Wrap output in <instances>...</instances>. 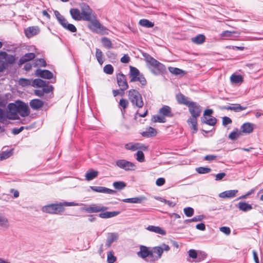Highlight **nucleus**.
I'll list each match as a JSON object with an SVG mask.
<instances>
[{
  "instance_id": "1",
  "label": "nucleus",
  "mask_w": 263,
  "mask_h": 263,
  "mask_svg": "<svg viewBox=\"0 0 263 263\" xmlns=\"http://www.w3.org/2000/svg\"><path fill=\"white\" fill-rule=\"evenodd\" d=\"M82 21L88 22V28L92 32L103 30L104 27L97 19V16L88 5L85 3L80 4Z\"/></svg>"
},
{
  "instance_id": "2",
  "label": "nucleus",
  "mask_w": 263,
  "mask_h": 263,
  "mask_svg": "<svg viewBox=\"0 0 263 263\" xmlns=\"http://www.w3.org/2000/svg\"><path fill=\"white\" fill-rule=\"evenodd\" d=\"M147 65L151 71L155 75H160L166 72L165 66L147 53L143 54Z\"/></svg>"
},
{
  "instance_id": "3",
  "label": "nucleus",
  "mask_w": 263,
  "mask_h": 263,
  "mask_svg": "<svg viewBox=\"0 0 263 263\" xmlns=\"http://www.w3.org/2000/svg\"><path fill=\"white\" fill-rule=\"evenodd\" d=\"M128 99L132 105L138 108H142L144 105L141 94L135 89H131L128 91Z\"/></svg>"
},
{
  "instance_id": "4",
  "label": "nucleus",
  "mask_w": 263,
  "mask_h": 263,
  "mask_svg": "<svg viewBox=\"0 0 263 263\" xmlns=\"http://www.w3.org/2000/svg\"><path fill=\"white\" fill-rule=\"evenodd\" d=\"M170 247L168 245L162 243L160 246L153 247L151 249L152 256L151 259H148V261L155 262L160 259L164 251H168Z\"/></svg>"
},
{
  "instance_id": "5",
  "label": "nucleus",
  "mask_w": 263,
  "mask_h": 263,
  "mask_svg": "<svg viewBox=\"0 0 263 263\" xmlns=\"http://www.w3.org/2000/svg\"><path fill=\"white\" fill-rule=\"evenodd\" d=\"M53 204V214H58L65 210L64 206H79L80 203L75 202L64 201Z\"/></svg>"
},
{
  "instance_id": "6",
  "label": "nucleus",
  "mask_w": 263,
  "mask_h": 263,
  "mask_svg": "<svg viewBox=\"0 0 263 263\" xmlns=\"http://www.w3.org/2000/svg\"><path fill=\"white\" fill-rule=\"evenodd\" d=\"M116 164L119 168L126 171H134L136 168V166L134 163L125 159L118 160L116 162Z\"/></svg>"
},
{
  "instance_id": "7",
  "label": "nucleus",
  "mask_w": 263,
  "mask_h": 263,
  "mask_svg": "<svg viewBox=\"0 0 263 263\" xmlns=\"http://www.w3.org/2000/svg\"><path fill=\"white\" fill-rule=\"evenodd\" d=\"M189 111L191 116L199 117L202 111L201 106L196 102H192L188 106Z\"/></svg>"
},
{
  "instance_id": "8",
  "label": "nucleus",
  "mask_w": 263,
  "mask_h": 263,
  "mask_svg": "<svg viewBox=\"0 0 263 263\" xmlns=\"http://www.w3.org/2000/svg\"><path fill=\"white\" fill-rule=\"evenodd\" d=\"M117 81L119 87L120 88L121 91H122L121 95H123L124 91L128 87L125 76L122 73L117 74Z\"/></svg>"
},
{
  "instance_id": "9",
  "label": "nucleus",
  "mask_w": 263,
  "mask_h": 263,
  "mask_svg": "<svg viewBox=\"0 0 263 263\" xmlns=\"http://www.w3.org/2000/svg\"><path fill=\"white\" fill-rule=\"evenodd\" d=\"M16 103L18 104V113L21 117H25L30 114V109L27 104L21 100L16 101Z\"/></svg>"
},
{
  "instance_id": "10",
  "label": "nucleus",
  "mask_w": 263,
  "mask_h": 263,
  "mask_svg": "<svg viewBox=\"0 0 263 263\" xmlns=\"http://www.w3.org/2000/svg\"><path fill=\"white\" fill-rule=\"evenodd\" d=\"M108 209V208L104 206H101L96 204H92L89 206H85L83 210L87 213H97L101 211H104Z\"/></svg>"
},
{
  "instance_id": "11",
  "label": "nucleus",
  "mask_w": 263,
  "mask_h": 263,
  "mask_svg": "<svg viewBox=\"0 0 263 263\" xmlns=\"http://www.w3.org/2000/svg\"><path fill=\"white\" fill-rule=\"evenodd\" d=\"M138 256L148 261V259H151L152 256L151 250H149L148 247L144 246H141L140 247V251L137 253Z\"/></svg>"
},
{
  "instance_id": "12",
  "label": "nucleus",
  "mask_w": 263,
  "mask_h": 263,
  "mask_svg": "<svg viewBox=\"0 0 263 263\" xmlns=\"http://www.w3.org/2000/svg\"><path fill=\"white\" fill-rule=\"evenodd\" d=\"M9 110V119L15 120L17 119V113H18V104L15 103H10L8 105Z\"/></svg>"
},
{
  "instance_id": "13",
  "label": "nucleus",
  "mask_w": 263,
  "mask_h": 263,
  "mask_svg": "<svg viewBox=\"0 0 263 263\" xmlns=\"http://www.w3.org/2000/svg\"><path fill=\"white\" fill-rule=\"evenodd\" d=\"M36 76L45 79H51L53 78V73L49 70L46 69H37L35 70Z\"/></svg>"
},
{
  "instance_id": "14",
  "label": "nucleus",
  "mask_w": 263,
  "mask_h": 263,
  "mask_svg": "<svg viewBox=\"0 0 263 263\" xmlns=\"http://www.w3.org/2000/svg\"><path fill=\"white\" fill-rule=\"evenodd\" d=\"M158 113L164 118H171L174 116V114L172 111L171 108L167 105H163L159 109Z\"/></svg>"
},
{
  "instance_id": "15",
  "label": "nucleus",
  "mask_w": 263,
  "mask_h": 263,
  "mask_svg": "<svg viewBox=\"0 0 263 263\" xmlns=\"http://www.w3.org/2000/svg\"><path fill=\"white\" fill-rule=\"evenodd\" d=\"M40 32L39 28L37 26L29 27L24 30V33L27 38H30Z\"/></svg>"
},
{
  "instance_id": "16",
  "label": "nucleus",
  "mask_w": 263,
  "mask_h": 263,
  "mask_svg": "<svg viewBox=\"0 0 263 263\" xmlns=\"http://www.w3.org/2000/svg\"><path fill=\"white\" fill-rule=\"evenodd\" d=\"M176 100L179 104L184 105L187 107L192 102L190 100L189 98L181 93L176 95Z\"/></svg>"
},
{
  "instance_id": "17",
  "label": "nucleus",
  "mask_w": 263,
  "mask_h": 263,
  "mask_svg": "<svg viewBox=\"0 0 263 263\" xmlns=\"http://www.w3.org/2000/svg\"><path fill=\"white\" fill-rule=\"evenodd\" d=\"M35 55L33 52H29L25 54L24 55L21 57L18 61V65L21 66L26 62L32 60L34 59Z\"/></svg>"
},
{
  "instance_id": "18",
  "label": "nucleus",
  "mask_w": 263,
  "mask_h": 263,
  "mask_svg": "<svg viewBox=\"0 0 263 263\" xmlns=\"http://www.w3.org/2000/svg\"><path fill=\"white\" fill-rule=\"evenodd\" d=\"M70 15L72 19L77 21H82L81 9L78 8H71L69 11Z\"/></svg>"
},
{
  "instance_id": "19",
  "label": "nucleus",
  "mask_w": 263,
  "mask_h": 263,
  "mask_svg": "<svg viewBox=\"0 0 263 263\" xmlns=\"http://www.w3.org/2000/svg\"><path fill=\"white\" fill-rule=\"evenodd\" d=\"M237 192L238 190H237L226 191L220 193L219 196L222 198H233L236 196Z\"/></svg>"
},
{
  "instance_id": "20",
  "label": "nucleus",
  "mask_w": 263,
  "mask_h": 263,
  "mask_svg": "<svg viewBox=\"0 0 263 263\" xmlns=\"http://www.w3.org/2000/svg\"><path fill=\"white\" fill-rule=\"evenodd\" d=\"M30 106L33 110H37L42 107L44 105V102L37 99H33L30 102Z\"/></svg>"
},
{
  "instance_id": "21",
  "label": "nucleus",
  "mask_w": 263,
  "mask_h": 263,
  "mask_svg": "<svg viewBox=\"0 0 263 263\" xmlns=\"http://www.w3.org/2000/svg\"><path fill=\"white\" fill-rule=\"evenodd\" d=\"M118 236V234L116 233H109L106 239V246L109 248L113 242L117 240Z\"/></svg>"
},
{
  "instance_id": "22",
  "label": "nucleus",
  "mask_w": 263,
  "mask_h": 263,
  "mask_svg": "<svg viewBox=\"0 0 263 263\" xmlns=\"http://www.w3.org/2000/svg\"><path fill=\"white\" fill-rule=\"evenodd\" d=\"M99 172L92 168L89 169L85 174V179L87 181H90L97 177Z\"/></svg>"
},
{
  "instance_id": "23",
  "label": "nucleus",
  "mask_w": 263,
  "mask_h": 263,
  "mask_svg": "<svg viewBox=\"0 0 263 263\" xmlns=\"http://www.w3.org/2000/svg\"><path fill=\"white\" fill-rule=\"evenodd\" d=\"M10 226L8 218L3 214L0 213V228L7 229Z\"/></svg>"
},
{
  "instance_id": "24",
  "label": "nucleus",
  "mask_w": 263,
  "mask_h": 263,
  "mask_svg": "<svg viewBox=\"0 0 263 263\" xmlns=\"http://www.w3.org/2000/svg\"><path fill=\"white\" fill-rule=\"evenodd\" d=\"M145 199L144 196H139L134 198H125L122 199V201L126 203H141L142 201Z\"/></svg>"
},
{
  "instance_id": "25",
  "label": "nucleus",
  "mask_w": 263,
  "mask_h": 263,
  "mask_svg": "<svg viewBox=\"0 0 263 263\" xmlns=\"http://www.w3.org/2000/svg\"><path fill=\"white\" fill-rule=\"evenodd\" d=\"M254 124L249 122L243 123L241 126V129L243 133L250 134L252 133L254 129Z\"/></svg>"
},
{
  "instance_id": "26",
  "label": "nucleus",
  "mask_w": 263,
  "mask_h": 263,
  "mask_svg": "<svg viewBox=\"0 0 263 263\" xmlns=\"http://www.w3.org/2000/svg\"><path fill=\"white\" fill-rule=\"evenodd\" d=\"M238 208L239 210L246 212L253 209L251 204H250L245 201H240L238 203Z\"/></svg>"
},
{
  "instance_id": "27",
  "label": "nucleus",
  "mask_w": 263,
  "mask_h": 263,
  "mask_svg": "<svg viewBox=\"0 0 263 263\" xmlns=\"http://www.w3.org/2000/svg\"><path fill=\"white\" fill-rule=\"evenodd\" d=\"M157 135V130L152 127H149L146 129V130L143 132L142 135L145 137H154Z\"/></svg>"
},
{
  "instance_id": "28",
  "label": "nucleus",
  "mask_w": 263,
  "mask_h": 263,
  "mask_svg": "<svg viewBox=\"0 0 263 263\" xmlns=\"http://www.w3.org/2000/svg\"><path fill=\"white\" fill-rule=\"evenodd\" d=\"M54 13L58 22L60 24V25L63 27H65V25H66V23L68 22L67 20L64 17V16L61 15L60 13L57 10H54Z\"/></svg>"
},
{
  "instance_id": "29",
  "label": "nucleus",
  "mask_w": 263,
  "mask_h": 263,
  "mask_svg": "<svg viewBox=\"0 0 263 263\" xmlns=\"http://www.w3.org/2000/svg\"><path fill=\"white\" fill-rule=\"evenodd\" d=\"M120 213V211H112L102 212L99 214L100 217L102 218H109L117 216Z\"/></svg>"
},
{
  "instance_id": "30",
  "label": "nucleus",
  "mask_w": 263,
  "mask_h": 263,
  "mask_svg": "<svg viewBox=\"0 0 263 263\" xmlns=\"http://www.w3.org/2000/svg\"><path fill=\"white\" fill-rule=\"evenodd\" d=\"M198 117H194L191 116L187 120V123L191 125V127L194 130V132H196L198 130L197 128V118Z\"/></svg>"
},
{
  "instance_id": "31",
  "label": "nucleus",
  "mask_w": 263,
  "mask_h": 263,
  "mask_svg": "<svg viewBox=\"0 0 263 263\" xmlns=\"http://www.w3.org/2000/svg\"><path fill=\"white\" fill-rule=\"evenodd\" d=\"M130 80L129 82H139L142 86H145L147 84L146 80L144 78L143 74H141L138 76L135 77V78L133 80V77L130 78Z\"/></svg>"
},
{
  "instance_id": "32",
  "label": "nucleus",
  "mask_w": 263,
  "mask_h": 263,
  "mask_svg": "<svg viewBox=\"0 0 263 263\" xmlns=\"http://www.w3.org/2000/svg\"><path fill=\"white\" fill-rule=\"evenodd\" d=\"M146 229L149 231L155 232L163 235H165L166 233L164 230L157 226H149L147 227Z\"/></svg>"
},
{
  "instance_id": "33",
  "label": "nucleus",
  "mask_w": 263,
  "mask_h": 263,
  "mask_svg": "<svg viewBox=\"0 0 263 263\" xmlns=\"http://www.w3.org/2000/svg\"><path fill=\"white\" fill-rule=\"evenodd\" d=\"M201 121L202 123H205L211 126L215 125L217 122V119L214 117H211L209 119H208L206 117H202L201 119Z\"/></svg>"
},
{
  "instance_id": "34",
  "label": "nucleus",
  "mask_w": 263,
  "mask_h": 263,
  "mask_svg": "<svg viewBox=\"0 0 263 263\" xmlns=\"http://www.w3.org/2000/svg\"><path fill=\"white\" fill-rule=\"evenodd\" d=\"M205 40V36L202 34H199L196 36L195 37L191 38L192 42L198 45L202 44L203 42H204Z\"/></svg>"
},
{
  "instance_id": "35",
  "label": "nucleus",
  "mask_w": 263,
  "mask_h": 263,
  "mask_svg": "<svg viewBox=\"0 0 263 263\" xmlns=\"http://www.w3.org/2000/svg\"><path fill=\"white\" fill-rule=\"evenodd\" d=\"M230 80L233 84H240L243 82V77L241 75L233 74L230 77Z\"/></svg>"
},
{
  "instance_id": "36",
  "label": "nucleus",
  "mask_w": 263,
  "mask_h": 263,
  "mask_svg": "<svg viewBox=\"0 0 263 263\" xmlns=\"http://www.w3.org/2000/svg\"><path fill=\"white\" fill-rule=\"evenodd\" d=\"M139 143L138 142H129L126 144L124 146L125 148L127 150H129L133 152L138 150Z\"/></svg>"
},
{
  "instance_id": "37",
  "label": "nucleus",
  "mask_w": 263,
  "mask_h": 263,
  "mask_svg": "<svg viewBox=\"0 0 263 263\" xmlns=\"http://www.w3.org/2000/svg\"><path fill=\"white\" fill-rule=\"evenodd\" d=\"M46 81H44L40 79H35L32 81L31 85L33 87H36L39 88H41L43 86H44L46 84Z\"/></svg>"
},
{
  "instance_id": "38",
  "label": "nucleus",
  "mask_w": 263,
  "mask_h": 263,
  "mask_svg": "<svg viewBox=\"0 0 263 263\" xmlns=\"http://www.w3.org/2000/svg\"><path fill=\"white\" fill-rule=\"evenodd\" d=\"M101 43L103 46L107 49H110L112 47V44L110 40L107 37H103L101 39Z\"/></svg>"
},
{
  "instance_id": "39",
  "label": "nucleus",
  "mask_w": 263,
  "mask_h": 263,
  "mask_svg": "<svg viewBox=\"0 0 263 263\" xmlns=\"http://www.w3.org/2000/svg\"><path fill=\"white\" fill-rule=\"evenodd\" d=\"M151 120L154 123H165L166 122L165 118L160 114L153 116Z\"/></svg>"
},
{
  "instance_id": "40",
  "label": "nucleus",
  "mask_w": 263,
  "mask_h": 263,
  "mask_svg": "<svg viewBox=\"0 0 263 263\" xmlns=\"http://www.w3.org/2000/svg\"><path fill=\"white\" fill-rule=\"evenodd\" d=\"M231 106L230 110H233L235 112H239L247 109L246 106H241L239 104H232Z\"/></svg>"
},
{
  "instance_id": "41",
  "label": "nucleus",
  "mask_w": 263,
  "mask_h": 263,
  "mask_svg": "<svg viewBox=\"0 0 263 263\" xmlns=\"http://www.w3.org/2000/svg\"><path fill=\"white\" fill-rule=\"evenodd\" d=\"M130 71L129 73V78L133 77V80L136 76H138L141 73L140 72L139 70L136 67L130 66Z\"/></svg>"
},
{
  "instance_id": "42",
  "label": "nucleus",
  "mask_w": 263,
  "mask_h": 263,
  "mask_svg": "<svg viewBox=\"0 0 263 263\" xmlns=\"http://www.w3.org/2000/svg\"><path fill=\"white\" fill-rule=\"evenodd\" d=\"M96 57L98 63L100 65H102L104 62L103 53L101 50L98 48L96 49Z\"/></svg>"
},
{
  "instance_id": "43",
  "label": "nucleus",
  "mask_w": 263,
  "mask_h": 263,
  "mask_svg": "<svg viewBox=\"0 0 263 263\" xmlns=\"http://www.w3.org/2000/svg\"><path fill=\"white\" fill-rule=\"evenodd\" d=\"M129 103L126 99H121L120 100L119 105L122 107L121 111L122 114L125 112V109L127 108Z\"/></svg>"
},
{
  "instance_id": "44",
  "label": "nucleus",
  "mask_w": 263,
  "mask_h": 263,
  "mask_svg": "<svg viewBox=\"0 0 263 263\" xmlns=\"http://www.w3.org/2000/svg\"><path fill=\"white\" fill-rule=\"evenodd\" d=\"M139 24L147 28H151L154 26V23L146 19H142L139 21Z\"/></svg>"
},
{
  "instance_id": "45",
  "label": "nucleus",
  "mask_w": 263,
  "mask_h": 263,
  "mask_svg": "<svg viewBox=\"0 0 263 263\" xmlns=\"http://www.w3.org/2000/svg\"><path fill=\"white\" fill-rule=\"evenodd\" d=\"M112 185L115 189L122 190L126 187V184L123 181H116L113 183Z\"/></svg>"
},
{
  "instance_id": "46",
  "label": "nucleus",
  "mask_w": 263,
  "mask_h": 263,
  "mask_svg": "<svg viewBox=\"0 0 263 263\" xmlns=\"http://www.w3.org/2000/svg\"><path fill=\"white\" fill-rule=\"evenodd\" d=\"M13 149L3 151L0 153V161L6 159L12 155Z\"/></svg>"
},
{
  "instance_id": "47",
  "label": "nucleus",
  "mask_w": 263,
  "mask_h": 263,
  "mask_svg": "<svg viewBox=\"0 0 263 263\" xmlns=\"http://www.w3.org/2000/svg\"><path fill=\"white\" fill-rule=\"evenodd\" d=\"M168 70L171 73L176 76L182 74L184 73L183 70L177 67H169Z\"/></svg>"
},
{
  "instance_id": "48",
  "label": "nucleus",
  "mask_w": 263,
  "mask_h": 263,
  "mask_svg": "<svg viewBox=\"0 0 263 263\" xmlns=\"http://www.w3.org/2000/svg\"><path fill=\"white\" fill-rule=\"evenodd\" d=\"M18 84L23 87L31 85L32 81L25 78H20L18 80Z\"/></svg>"
},
{
  "instance_id": "49",
  "label": "nucleus",
  "mask_w": 263,
  "mask_h": 263,
  "mask_svg": "<svg viewBox=\"0 0 263 263\" xmlns=\"http://www.w3.org/2000/svg\"><path fill=\"white\" fill-rule=\"evenodd\" d=\"M46 66V61L44 59H36L34 60V66L45 67Z\"/></svg>"
},
{
  "instance_id": "50",
  "label": "nucleus",
  "mask_w": 263,
  "mask_h": 263,
  "mask_svg": "<svg viewBox=\"0 0 263 263\" xmlns=\"http://www.w3.org/2000/svg\"><path fill=\"white\" fill-rule=\"evenodd\" d=\"M240 135V132L238 131L237 128H236L229 134V138L232 140H234L237 139Z\"/></svg>"
},
{
  "instance_id": "51",
  "label": "nucleus",
  "mask_w": 263,
  "mask_h": 263,
  "mask_svg": "<svg viewBox=\"0 0 263 263\" xmlns=\"http://www.w3.org/2000/svg\"><path fill=\"white\" fill-rule=\"evenodd\" d=\"M196 171L200 174H208L211 171V169L208 167H198L196 168Z\"/></svg>"
},
{
  "instance_id": "52",
  "label": "nucleus",
  "mask_w": 263,
  "mask_h": 263,
  "mask_svg": "<svg viewBox=\"0 0 263 263\" xmlns=\"http://www.w3.org/2000/svg\"><path fill=\"white\" fill-rule=\"evenodd\" d=\"M42 210L45 213L53 214V204L52 203L44 206L42 208Z\"/></svg>"
},
{
  "instance_id": "53",
  "label": "nucleus",
  "mask_w": 263,
  "mask_h": 263,
  "mask_svg": "<svg viewBox=\"0 0 263 263\" xmlns=\"http://www.w3.org/2000/svg\"><path fill=\"white\" fill-rule=\"evenodd\" d=\"M207 257V254L203 251H199L198 252L197 257L195 261L199 262L204 260Z\"/></svg>"
},
{
  "instance_id": "54",
  "label": "nucleus",
  "mask_w": 263,
  "mask_h": 263,
  "mask_svg": "<svg viewBox=\"0 0 263 263\" xmlns=\"http://www.w3.org/2000/svg\"><path fill=\"white\" fill-rule=\"evenodd\" d=\"M48 83H49L48 82H46L45 86L42 87V88H43L42 89H43V91H44L45 93H48L50 92L52 93V91L53 90V87L51 85H49Z\"/></svg>"
},
{
  "instance_id": "55",
  "label": "nucleus",
  "mask_w": 263,
  "mask_h": 263,
  "mask_svg": "<svg viewBox=\"0 0 263 263\" xmlns=\"http://www.w3.org/2000/svg\"><path fill=\"white\" fill-rule=\"evenodd\" d=\"M63 28L71 32H76L77 30V28L74 25L68 23V22L66 23L65 27H63Z\"/></svg>"
},
{
  "instance_id": "56",
  "label": "nucleus",
  "mask_w": 263,
  "mask_h": 263,
  "mask_svg": "<svg viewBox=\"0 0 263 263\" xmlns=\"http://www.w3.org/2000/svg\"><path fill=\"white\" fill-rule=\"evenodd\" d=\"M204 218V216L202 215H197L194 217L193 218L190 219H186L184 221L185 223L191 222L192 221H200L202 220Z\"/></svg>"
},
{
  "instance_id": "57",
  "label": "nucleus",
  "mask_w": 263,
  "mask_h": 263,
  "mask_svg": "<svg viewBox=\"0 0 263 263\" xmlns=\"http://www.w3.org/2000/svg\"><path fill=\"white\" fill-rule=\"evenodd\" d=\"M103 70L106 74H111L114 72V67L110 64H107L104 67Z\"/></svg>"
},
{
  "instance_id": "58",
  "label": "nucleus",
  "mask_w": 263,
  "mask_h": 263,
  "mask_svg": "<svg viewBox=\"0 0 263 263\" xmlns=\"http://www.w3.org/2000/svg\"><path fill=\"white\" fill-rule=\"evenodd\" d=\"M136 159L140 162H143L145 160L144 155L142 151H138L136 153Z\"/></svg>"
},
{
  "instance_id": "59",
  "label": "nucleus",
  "mask_w": 263,
  "mask_h": 263,
  "mask_svg": "<svg viewBox=\"0 0 263 263\" xmlns=\"http://www.w3.org/2000/svg\"><path fill=\"white\" fill-rule=\"evenodd\" d=\"M9 112L6 111L3 109L0 108V120L4 121L7 119H9Z\"/></svg>"
},
{
  "instance_id": "60",
  "label": "nucleus",
  "mask_w": 263,
  "mask_h": 263,
  "mask_svg": "<svg viewBox=\"0 0 263 263\" xmlns=\"http://www.w3.org/2000/svg\"><path fill=\"white\" fill-rule=\"evenodd\" d=\"M116 260V257L114 255L112 251L107 253V261L108 263H114Z\"/></svg>"
},
{
  "instance_id": "61",
  "label": "nucleus",
  "mask_w": 263,
  "mask_h": 263,
  "mask_svg": "<svg viewBox=\"0 0 263 263\" xmlns=\"http://www.w3.org/2000/svg\"><path fill=\"white\" fill-rule=\"evenodd\" d=\"M183 212L186 216L191 217L194 214V210L192 208L187 207L183 209Z\"/></svg>"
},
{
  "instance_id": "62",
  "label": "nucleus",
  "mask_w": 263,
  "mask_h": 263,
  "mask_svg": "<svg viewBox=\"0 0 263 263\" xmlns=\"http://www.w3.org/2000/svg\"><path fill=\"white\" fill-rule=\"evenodd\" d=\"M90 189H91L92 191L94 192L104 193L105 187L99 186H90Z\"/></svg>"
},
{
  "instance_id": "63",
  "label": "nucleus",
  "mask_w": 263,
  "mask_h": 263,
  "mask_svg": "<svg viewBox=\"0 0 263 263\" xmlns=\"http://www.w3.org/2000/svg\"><path fill=\"white\" fill-rule=\"evenodd\" d=\"M198 252L195 250L191 249L189 251V255L190 257L196 260Z\"/></svg>"
},
{
  "instance_id": "64",
  "label": "nucleus",
  "mask_w": 263,
  "mask_h": 263,
  "mask_svg": "<svg viewBox=\"0 0 263 263\" xmlns=\"http://www.w3.org/2000/svg\"><path fill=\"white\" fill-rule=\"evenodd\" d=\"M220 231L224 234L229 235L231 233V230L230 228L228 227H221L219 228Z\"/></svg>"
}]
</instances>
